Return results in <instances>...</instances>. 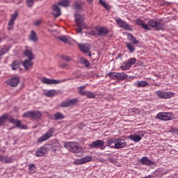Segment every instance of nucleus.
Instances as JSON below:
<instances>
[{
    "label": "nucleus",
    "mask_w": 178,
    "mask_h": 178,
    "mask_svg": "<svg viewBox=\"0 0 178 178\" xmlns=\"http://www.w3.org/2000/svg\"><path fill=\"white\" fill-rule=\"evenodd\" d=\"M64 147L71 152L75 154L76 156L81 157L84 155V150L81 147H79L74 142H67L64 144Z\"/></svg>",
    "instance_id": "1"
},
{
    "label": "nucleus",
    "mask_w": 178,
    "mask_h": 178,
    "mask_svg": "<svg viewBox=\"0 0 178 178\" xmlns=\"http://www.w3.org/2000/svg\"><path fill=\"white\" fill-rule=\"evenodd\" d=\"M74 17L76 24L78 27L76 29V33L80 34V33H81V31H83V30L86 27V23L84 22V17H83L80 14H76Z\"/></svg>",
    "instance_id": "2"
},
{
    "label": "nucleus",
    "mask_w": 178,
    "mask_h": 178,
    "mask_svg": "<svg viewBox=\"0 0 178 178\" xmlns=\"http://www.w3.org/2000/svg\"><path fill=\"white\" fill-rule=\"evenodd\" d=\"M84 88H87V85L79 86L77 88L78 92L80 94V95H83L84 97H86L87 98H90V99H94L97 95L95 93L91 92V91H86L83 90Z\"/></svg>",
    "instance_id": "3"
},
{
    "label": "nucleus",
    "mask_w": 178,
    "mask_h": 178,
    "mask_svg": "<svg viewBox=\"0 0 178 178\" xmlns=\"http://www.w3.org/2000/svg\"><path fill=\"white\" fill-rule=\"evenodd\" d=\"M148 25L153 29H155L156 31H161V30H165V24L162 22H158L154 19H150L147 21Z\"/></svg>",
    "instance_id": "4"
},
{
    "label": "nucleus",
    "mask_w": 178,
    "mask_h": 178,
    "mask_svg": "<svg viewBox=\"0 0 178 178\" xmlns=\"http://www.w3.org/2000/svg\"><path fill=\"white\" fill-rule=\"evenodd\" d=\"M156 94L159 98L161 99H169L170 98H173L175 97V92H165L162 90L156 91Z\"/></svg>",
    "instance_id": "5"
},
{
    "label": "nucleus",
    "mask_w": 178,
    "mask_h": 178,
    "mask_svg": "<svg viewBox=\"0 0 178 178\" xmlns=\"http://www.w3.org/2000/svg\"><path fill=\"white\" fill-rule=\"evenodd\" d=\"M136 62H137V60L135 58H129L128 60H125L122 63L120 69H122V70H129L133 65L136 64Z\"/></svg>",
    "instance_id": "6"
},
{
    "label": "nucleus",
    "mask_w": 178,
    "mask_h": 178,
    "mask_svg": "<svg viewBox=\"0 0 178 178\" xmlns=\"http://www.w3.org/2000/svg\"><path fill=\"white\" fill-rule=\"evenodd\" d=\"M55 133L54 128H50V130L47 131L44 134H43L41 137L38 139V143H44V141H47V140H49L51 136L54 135Z\"/></svg>",
    "instance_id": "7"
},
{
    "label": "nucleus",
    "mask_w": 178,
    "mask_h": 178,
    "mask_svg": "<svg viewBox=\"0 0 178 178\" xmlns=\"http://www.w3.org/2000/svg\"><path fill=\"white\" fill-rule=\"evenodd\" d=\"M51 145H44V146L40 147L35 151V156H45V154L49 151Z\"/></svg>",
    "instance_id": "8"
},
{
    "label": "nucleus",
    "mask_w": 178,
    "mask_h": 178,
    "mask_svg": "<svg viewBox=\"0 0 178 178\" xmlns=\"http://www.w3.org/2000/svg\"><path fill=\"white\" fill-rule=\"evenodd\" d=\"M89 147L91 149H97L98 148H100V149H105V141L102 140H97L90 144Z\"/></svg>",
    "instance_id": "9"
},
{
    "label": "nucleus",
    "mask_w": 178,
    "mask_h": 178,
    "mask_svg": "<svg viewBox=\"0 0 178 178\" xmlns=\"http://www.w3.org/2000/svg\"><path fill=\"white\" fill-rule=\"evenodd\" d=\"M69 80H72V79H63L61 81H59V80H56V79L43 78V79H42L41 82L43 84H60V83H65V81H69Z\"/></svg>",
    "instance_id": "10"
},
{
    "label": "nucleus",
    "mask_w": 178,
    "mask_h": 178,
    "mask_svg": "<svg viewBox=\"0 0 178 178\" xmlns=\"http://www.w3.org/2000/svg\"><path fill=\"white\" fill-rule=\"evenodd\" d=\"M115 22L117 24H118L119 27H121L124 30H127V31H133V28H131L129 24L124 22V20L119 18L117 19Z\"/></svg>",
    "instance_id": "11"
},
{
    "label": "nucleus",
    "mask_w": 178,
    "mask_h": 178,
    "mask_svg": "<svg viewBox=\"0 0 178 178\" xmlns=\"http://www.w3.org/2000/svg\"><path fill=\"white\" fill-rule=\"evenodd\" d=\"M127 145V143L124 139L118 138L116 139V143L114 146H112V148L115 149H120V148H124Z\"/></svg>",
    "instance_id": "12"
},
{
    "label": "nucleus",
    "mask_w": 178,
    "mask_h": 178,
    "mask_svg": "<svg viewBox=\"0 0 178 178\" xmlns=\"http://www.w3.org/2000/svg\"><path fill=\"white\" fill-rule=\"evenodd\" d=\"M10 123H12V124H15V127H17V129H21V130H27V126L22 124V121L19 120L10 118Z\"/></svg>",
    "instance_id": "13"
},
{
    "label": "nucleus",
    "mask_w": 178,
    "mask_h": 178,
    "mask_svg": "<svg viewBox=\"0 0 178 178\" xmlns=\"http://www.w3.org/2000/svg\"><path fill=\"white\" fill-rule=\"evenodd\" d=\"M144 136V133L143 131H138L137 134H131L128 136L129 140L134 141V143H140L141 141V137Z\"/></svg>",
    "instance_id": "14"
},
{
    "label": "nucleus",
    "mask_w": 178,
    "mask_h": 178,
    "mask_svg": "<svg viewBox=\"0 0 178 178\" xmlns=\"http://www.w3.org/2000/svg\"><path fill=\"white\" fill-rule=\"evenodd\" d=\"M157 118L160 120H172L173 115L170 113H159Z\"/></svg>",
    "instance_id": "15"
},
{
    "label": "nucleus",
    "mask_w": 178,
    "mask_h": 178,
    "mask_svg": "<svg viewBox=\"0 0 178 178\" xmlns=\"http://www.w3.org/2000/svg\"><path fill=\"white\" fill-rule=\"evenodd\" d=\"M77 102V99H67L60 104V108H67L69 106H73L76 105Z\"/></svg>",
    "instance_id": "16"
},
{
    "label": "nucleus",
    "mask_w": 178,
    "mask_h": 178,
    "mask_svg": "<svg viewBox=\"0 0 178 178\" xmlns=\"http://www.w3.org/2000/svg\"><path fill=\"white\" fill-rule=\"evenodd\" d=\"M140 165H146V166H152V165H155L154 161H152L147 156L142 157L139 161Z\"/></svg>",
    "instance_id": "17"
},
{
    "label": "nucleus",
    "mask_w": 178,
    "mask_h": 178,
    "mask_svg": "<svg viewBox=\"0 0 178 178\" xmlns=\"http://www.w3.org/2000/svg\"><path fill=\"white\" fill-rule=\"evenodd\" d=\"M6 83L8 86H10V87H17V86L19 85V83H20V78L18 76L13 77L7 80Z\"/></svg>",
    "instance_id": "18"
},
{
    "label": "nucleus",
    "mask_w": 178,
    "mask_h": 178,
    "mask_svg": "<svg viewBox=\"0 0 178 178\" xmlns=\"http://www.w3.org/2000/svg\"><path fill=\"white\" fill-rule=\"evenodd\" d=\"M135 23L136 24H137V26H140L141 27H143V29H145V30H147L148 31H151V27H149V25L145 23V22L140 18H137L135 20Z\"/></svg>",
    "instance_id": "19"
},
{
    "label": "nucleus",
    "mask_w": 178,
    "mask_h": 178,
    "mask_svg": "<svg viewBox=\"0 0 178 178\" xmlns=\"http://www.w3.org/2000/svg\"><path fill=\"white\" fill-rule=\"evenodd\" d=\"M148 86H149V83L147 81H138L134 83V86L136 88H144L148 87Z\"/></svg>",
    "instance_id": "20"
},
{
    "label": "nucleus",
    "mask_w": 178,
    "mask_h": 178,
    "mask_svg": "<svg viewBox=\"0 0 178 178\" xmlns=\"http://www.w3.org/2000/svg\"><path fill=\"white\" fill-rule=\"evenodd\" d=\"M98 31L97 35L99 37L108 35L110 33L109 29L107 27L102 26L99 29H97Z\"/></svg>",
    "instance_id": "21"
},
{
    "label": "nucleus",
    "mask_w": 178,
    "mask_h": 178,
    "mask_svg": "<svg viewBox=\"0 0 178 178\" xmlns=\"http://www.w3.org/2000/svg\"><path fill=\"white\" fill-rule=\"evenodd\" d=\"M79 49L82 51V52H85L86 54H90V51L91 49V46L90 44H79L78 45Z\"/></svg>",
    "instance_id": "22"
},
{
    "label": "nucleus",
    "mask_w": 178,
    "mask_h": 178,
    "mask_svg": "<svg viewBox=\"0 0 178 178\" xmlns=\"http://www.w3.org/2000/svg\"><path fill=\"white\" fill-rule=\"evenodd\" d=\"M51 9L52 15L53 16H54V17H59V16H60V8H59V6H58V5H53Z\"/></svg>",
    "instance_id": "23"
},
{
    "label": "nucleus",
    "mask_w": 178,
    "mask_h": 178,
    "mask_svg": "<svg viewBox=\"0 0 178 178\" xmlns=\"http://www.w3.org/2000/svg\"><path fill=\"white\" fill-rule=\"evenodd\" d=\"M23 55L26 58H28L29 60H33V59H34V54H33V51L29 49H26L23 51Z\"/></svg>",
    "instance_id": "24"
},
{
    "label": "nucleus",
    "mask_w": 178,
    "mask_h": 178,
    "mask_svg": "<svg viewBox=\"0 0 178 178\" xmlns=\"http://www.w3.org/2000/svg\"><path fill=\"white\" fill-rule=\"evenodd\" d=\"M13 157L0 156V162H2V163H13Z\"/></svg>",
    "instance_id": "25"
},
{
    "label": "nucleus",
    "mask_w": 178,
    "mask_h": 178,
    "mask_svg": "<svg viewBox=\"0 0 178 178\" xmlns=\"http://www.w3.org/2000/svg\"><path fill=\"white\" fill-rule=\"evenodd\" d=\"M33 60H25L22 62V65L24 66L25 70H29L30 67H33V62H31Z\"/></svg>",
    "instance_id": "26"
},
{
    "label": "nucleus",
    "mask_w": 178,
    "mask_h": 178,
    "mask_svg": "<svg viewBox=\"0 0 178 178\" xmlns=\"http://www.w3.org/2000/svg\"><path fill=\"white\" fill-rule=\"evenodd\" d=\"M19 16V13L17 12H15L14 14L11 15V18L8 21V26H13L15 24V20L17 19Z\"/></svg>",
    "instance_id": "27"
},
{
    "label": "nucleus",
    "mask_w": 178,
    "mask_h": 178,
    "mask_svg": "<svg viewBox=\"0 0 178 178\" xmlns=\"http://www.w3.org/2000/svg\"><path fill=\"white\" fill-rule=\"evenodd\" d=\"M29 40L32 42H37L38 41V36H37V33L35 31H31L29 35Z\"/></svg>",
    "instance_id": "28"
},
{
    "label": "nucleus",
    "mask_w": 178,
    "mask_h": 178,
    "mask_svg": "<svg viewBox=\"0 0 178 178\" xmlns=\"http://www.w3.org/2000/svg\"><path fill=\"white\" fill-rule=\"evenodd\" d=\"M10 49V46H3L0 48V60L2 59V56L6 54Z\"/></svg>",
    "instance_id": "29"
},
{
    "label": "nucleus",
    "mask_w": 178,
    "mask_h": 178,
    "mask_svg": "<svg viewBox=\"0 0 178 178\" xmlns=\"http://www.w3.org/2000/svg\"><path fill=\"white\" fill-rule=\"evenodd\" d=\"M127 77V74L124 72H117V80H119L120 81H123V80H126Z\"/></svg>",
    "instance_id": "30"
},
{
    "label": "nucleus",
    "mask_w": 178,
    "mask_h": 178,
    "mask_svg": "<svg viewBox=\"0 0 178 178\" xmlns=\"http://www.w3.org/2000/svg\"><path fill=\"white\" fill-rule=\"evenodd\" d=\"M8 119H9V114L5 113L0 117V127L2 124H5Z\"/></svg>",
    "instance_id": "31"
},
{
    "label": "nucleus",
    "mask_w": 178,
    "mask_h": 178,
    "mask_svg": "<svg viewBox=\"0 0 178 178\" xmlns=\"http://www.w3.org/2000/svg\"><path fill=\"white\" fill-rule=\"evenodd\" d=\"M128 40L132 42V44H140V42L137 40L136 37L131 33L128 34Z\"/></svg>",
    "instance_id": "32"
},
{
    "label": "nucleus",
    "mask_w": 178,
    "mask_h": 178,
    "mask_svg": "<svg viewBox=\"0 0 178 178\" xmlns=\"http://www.w3.org/2000/svg\"><path fill=\"white\" fill-rule=\"evenodd\" d=\"M99 3H100V5H102V6H103L104 8V9H106V10H111V6H109V4L108 3L105 2V1L99 0Z\"/></svg>",
    "instance_id": "33"
},
{
    "label": "nucleus",
    "mask_w": 178,
    "mask_h": 178,
    "mask_svg": "<svg viewBox=\"0 0 178 178\" xmlns=\"http://www.w3.org/2000/svg\"><path fill=\"white\" fill-rule=\"evenodd\" d=\"M79 63H81V65H84L85 67H88L90 66V61L83 57L80 58Z\"/></svg>",
    "instance_id": "34"
},
{
    "label": "nucleus",
    "mask_w": 178,
    "mask_h": 178,
    "mask_svg": "<svg viewBox=\"0 0 178 178\" xmlns=\"http://www.w3.org/2000/svg\"><path fill=\"white\" fill-rule=\"evenodd\" d=\"M42 114L40 111H32V119H40Z\"/></svg>",
    "instance_id": "35"
},
{
    "label": "nucleus",
    "mask_w": 178,
    "mask_h": 178,
    "mask_svg": "<svg viewBox=\"0 0 178 178\" xmlns=\"http://www.w3.org/2000/svg\"><path fill=\"white\" fill-rule=\"evenodd\" d=\"M54 119L55 120H62V119H65V115L61 113H56L54 114Z\"/></svg>",
    "instance_id": "36"
},
{
    "label": "nucleus",
    "mask_w": 178,
    "mask_h": 178,
    "mask_svg": "<svg viewBox=\"0 0 178 178\" xmlns=\"http://www.w3.org/2000/svg\"><path fill=\"white\" fill-rule=\"evenodd\" d=\"M127 45V48L129 49V51L131 52V53H133L136 51V47H134V44H133L131 42H127L126 44Z\"/></svg>",
    "instance_id": "37"
},
{
    "label": "nucleus",
    "mask_w": 178,
    "mask_h": 178,
    "mask_svg": "<svg viewBox=\"0 0 178 178\" xmlns=\"http://www.w3.org/2000/svg\"><path fill=\"white\" fill-rule=\"evenodd\" d=\"M58 4L60 5V6H64L66 8L70 5V1H69V0H62L61 1L58 2Z\"/></svg>",
    "instance_id": "38"
},
{
    "label": "nucleus",
    "mask_w": 178,
    "mask_h": 178,
    "mask_svg": "<svg viewBox=\"0 0 178 178\" xmlns=\"http://www.w3.org/2000/svg\"><path fill=\"white\" fill-rule=\"evenodd\" d=\"M38 1L42 0H26V6H28V8H31L34 5V2H38Z\"/></svg>",
    "instance_id": "39"
},
{
    "label": "nucleus",
    "mask_w": 178,
    "mask_h": 178,
    "mask_svg": "<svg viewBox=\"0 0 178 178\" xmlns=\"http://www.w3.org/2000/svg\"><path fill=\"white\" fill-rule=\"evenodd\" d=\"M58 39L60 40V41L64 42L65 44H67V42L69 41V38L65 35L59 36Z\"/></svg>",
    "instance_id": "40"
},
{
    "label": "nucleus",
    "mask_w": 178,
    "mask_h": 178,
    "mask_svg": "<svg viewBox=\"0 0 178 178\" xmlns=\"http://www.w3.org/2000/svg\"><path fill=\"white\" fill-rule=\"evenodd\" d=\"M19 65V63L18 60H15L14 62H13V63L11 64L12 70H16V69H18Z\"/></svg>",
    "instance_id": "41"
},
{
    "label": "nucleus",
    "mask_w": 178,
    "mask_h": 178,
    "mask_svg": "<svg viewBox=\"0 0 178 178\" xmlns=\"http://www.w3.org/2000/svg\"><path fill=\"white\" fill-rule=\"evenodd\" d=\"M22 118H30V119H33V111L25 112L22 115Z\"/></svg>",
    "instance_id": "42"
},
{
    "label": "nucleus",
    "mask_w": 178,
    "mask_h": 178,
    "mask_svg": "<svg viewBox=\"0 0 178 178\" xmlns=\"http://www.w3.org/2000/svg\"><path fill=\"white\" fill-rule=\"evenodd\" d=\"M91 161H92V156H86L82 158V162L83 163H87V162H91Z\"/></svg>",
    "instance_id": "43"
},
{
    "label": "nucleus",
    "mask_w": 178,
    "mask_h": 178,
    "mask_svg": "<svg viewBox=\"0 0 178 178\" xmlns=\"http://www.w3.org/2000/svg\"><path fill=\"white\" fill-rule=\"evenodd\" d=\"M108 77H110V79H112L113 80H117V72H109L108 74Z\"/></svg>",
    "instance_id": "44"
},
{
    "label": "nucleus",
    "mask_w": 178,
    "mask_h": 178,
    "mask_svg": "<svg viewBox=\"0 0 178 178\" xmlns=\"http://www.w3.org/2000/svg\"><path fill=\"white\" fill-rule=\"evenodd\" d=\"M55 94H56V90H51L47 91L45 93L46 97H54V95H55Z\"/></svg>",
    "instance_id": "45"
},
{
    "label": "nucleus",
    "mask_w": 178,
    "mask_h": 178,
    "mask_svg": "<svg viewBox=\"0 0 178 178\" xmlns=\"http://www.w3.org/2000/svg\"><path fill=\"white\" fill-rule=\"evenodd\" d=\"M81 5H82L81 2L76 1L74 3V7L76 10H81Z\"/></svg>",
    "instance_id": "46"
},
{
    "label": "nucleus",
    "mask_w": 178,
    "mask_h": 178,
    "mask_svg": "<svg viewBox=\"0 0 178 178\" xmlns=\"http://www.w3.org/2000/svg\"><path fill=\"white\" fill-rule=\"evenodd\" d=\"M107 141H108L107 143L108 147H111L112 144H116V139L111 138V139H108Z\"/></svg>",
    "instance_id": "47"
},
{
    "label": "nucleus",
    "mask_w": 178,
    "mask_h": 178,
    "mask_svg": "<svg viewBox=\"0 0 178 178\" xmlns=\"http://www.w3.org/2000/svg\"><path fill=\"white\" fill-rule=\"evenodd\" d=\"M84 163H83V159H76L74 161V165H83Z\"/></svg>",
    "instance_id": "48"
},
{
    "label": "nucleus",
    "mask_w": 178,
    "mask_h": 178,
    "mask_svg": "<svg viewBox=\"0 0 178 178\" xmlns=\"http://www.w3.org/2000/svg\"><path fill=\"white\" fill-rule=\"evenodd\" d=\"M46 145H50V148L49 149V151H52V152H56V147H55L52 144H46Z\"/></svg>",
    "instance_id": "49"
},
{
    "label": "nucleus",
    "mask_w": 178,
    "mask_h": 178,
    "mask_svg": "<svg viewBox=\"0 0 178 178\" xmlns=\"http://www.w3.org/2000/svg\"><path fill=\"white\" fill-rule=\"evenodd\" d=\"M36 169L35 164H30L29 165V170L31 172H34V170Z\"/></svg>",
    "instance_id": "50"
},
{
    "label": "nucleus",
    "mask_w": 178,
    "mask_h": 178,
    "mask_svg": "<svg viewBox=\"0 0 178 178\" xmlns=\"http://www.w3.org/2000/svg\"><path fill=\"white\" fill-rule=\"evenodd\" d=\"M170 133L172 134H178V129L177 128H171L170 129Z\"/></svg>",
    "instance_id": "51"
},
{
    "label": "nucleus",
    "mask_w": 178,
    "mask_h": 178,
    "mask_svg": "<svg viewBox=\"0 0 178 178\" xmlns=\"http://www.w3.org/2000/svg\"><path fill=\"white\" fill-rule=\"evenodd\" d=\"M62 59H63L64 60H72V58L69 57L68 56H62Z\"/></svg>",
    "instance_id": "52"
},
{
    "label": "nucleus",
    "mask_w": 178,
    "mask_h": 178,
    "mask_svg": "<svg viewBox=\"0 0 178 178\" xmlns=\"http://www.w3.org/2000/svg\"><path fill=\"white\" fill-rule=\"evenodd\" d=\"M41 23V21L40 20H37L35 21L33 24L34 26H38Z\"/></svg>",
    "instance_id": "53"
},
{
    "label": "nucleus",
    "mask_w": 178,
    "mask_h": 178,
    "mask_svg": "<svg viewBox=\"0 0 178 178\" xmlns=\"http://www.w3.org/2000/svg\"><path fill=\"white\" fill-rule=\"evenodd\" d=\"M8 30L10 31V30H13V26H8Z\"/></svg>",
    "instance_id": "54"
},
{
    "label": "nucleus",
    "mask_w": 178,
    "mask_h": 178,
    "mask_svg": "<svg viewBox=\"0 0 178 178\" xmlns=\"http://www.w3.org/2000/svg\"><path fill=\"white\" fill-rule=\"evenodd\" d=\"M61 67H62V69H63V67H66V64L62 65H61Z\"/></svg>",
    "instance_id": "55"
},
{
    "label": "nucleus",
    "mask_w": 178,
    "mask_h": 178,
    "mask_svg": "<svg viewBox=\"0 0 178 178\" xmlns=\"http://www.w3.org/2000/svg\"><path fill=\"white\" fill-rule=\"evenodd\" d=\"M89 3H92V0H88Z\"/></svg>",
    "instance_id": "56"
},
{
    "label": "nucleus",
    "mask_w": 178,
    "mask_h": 178,
    "mask_svg": "<svg viewBox=\"0 0 178 178\" xmlns=\"http://www.w3.org/2000/svg\"><path fill=\"white\" fill-rule=\"evenodd\" d=\"M2 41V38L0 37V42Z\"/></svg>",
    "instance_id": "57"
}]
</instances>
